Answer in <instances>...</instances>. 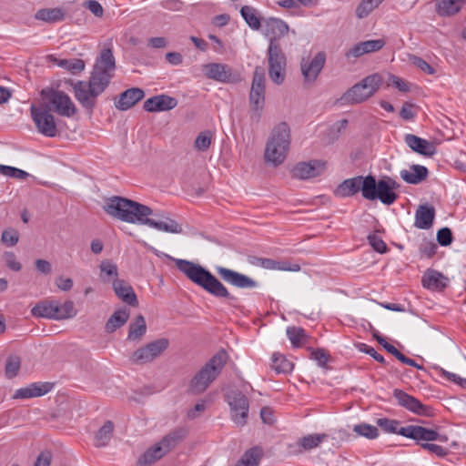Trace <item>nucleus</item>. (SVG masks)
<instances>
[{"instance_id":"1","label":"nucleus","mask_w":466,"mask_h":466,"mask_svg":"<svg viewBox=\"0 0 466 466\" xmlns=\"http://www.w3.org/2000/svg\"><path fill=\"white\" fill-rule=\"evenodd\" d=\"M104 210L115 218L127 223L147 225L158 231L174 234L183 231L181 225L166 214H154L149 207L123 197L108 198Z\"/></svg>"},{"instance_id":"2","label":"nucleus","mask_w":466,"mask_h":466,"mask_svg":"<svg viewBox=\"0 0 466 466\" xmlns=\"http://www.w3.org/2000/svg\"><path fill=\"white\" fill-rule=\"evenodd\" d=\"M116 61L110 48L103 49L93 66L88 82L77 81L74 85L75 96L86 109H92L96 97L108 86L114 76Z\"/></svg>"},{"instance_id":"3","label":"nucleus","mask_w":466,"mask_h":466,"mask_svg":"<svg viewBox=\"0 0 466 466\" xmlns=\"http://www.w3.org/2000/svg\"><path fill=\"white\" fill-rule=\"evenodd\" d=\"M177 268L196 285L215 298L235 301L237 298L230 294L226 286L210 271L199 264L186 259H176Z\"/></svg>"},{"instance_id":"4","label":"nucleus","mask_w":466,"mask_h":466,"mask_svg":"<svg viewBox=\"0 0 466 466\" xmlns=\"http://www.w3.org/2000/svg\"><path fill=\"white\" fill-rule=\"evenodd\" d=\"M228 355L226 350L217 352L201 369L192 377L188 390L193 394H201L217 380L227 364Z\"/></svg>"},{"instance_id":"5","label":"nucleus","mask_w":466,"mask_h":466,"mask_svg":"<svg viewBox=\"0 0 466 466\" xmlns=\"http://www.w3.org/2000/svg\"><path fill=\"white\" fill-rule=\"evenodd\" d=\"M290 145V129L287 123L281 122L271 131L265 148L267 163L278 167L286 159Z\"/></svg>"},{"instance_id":"6","label":"nucleus","mask_w":466,"mask_h":466,"mask_svg":"<svg viewBox=\"0 0 466 466\" xmlns=\"http://www.w3.org/2000/svg\"><path fill=\"white\" fill-rule=\"evenodd\" d=\"M364 187V198L368 200L379 199L382 204L390 206L399 197L395 191L400 185L390 177H383L377 181L375 177L368 175Z\"/></svg>"},{"instance_id":"7","label":"nucleus","mask_w":466,"mask_h":466,"mask_svg":"<svg viewBox=\"0 0 466 466\" xmlns=\"http://www.w3.org/2000/svg\"><path fill=\"white\" fill-rule=\"evenodd\" d=\"M381 84L382 77L379 74L370 75L347 90L339 101L341 105L362 103L371 97Z\"/></svg>"},{"instance_id":"8","label":"nucleus","mask_w":466,"mask_h":466,"mask_svg":"<svg viewBox=\"0 0 466 466\" xmlns=\"http://www.w3.org/2000/svg\"><path fill=\"white\" fill-rule=\"evenodd\" d=\"M50 111L51 107L48 105L41 106L32 105L30 107L31 116L37 131L47 137H55L58 131L55 116Z\"/></svg>"},{"instance_id":"9","label":"nucleus","mask_w":466,"mask_h":466,"mask_svg":"<svg viewBox=\"0 0 466 466\" xmlns=\"http://www.w3.org/2000/svg\"><path fill=\"white\" fill-rule=\"evenodd\" d=\"M168 345L167 339H157L136 350L131 354L129 360L137 365L150 363L158 358L168 348Z\"/></svg>"},{"instance_id":"10","label":"nucleus","mask_w":466,"mask_h":466,"mask_svg":"<svg viewBox=\"0 0 466 466\" xmlns=\"http://www.w3.org/2000/svg\"><path fill=\"white\" fill-rule=\"evenodd\" d=\"M41 96L46 98L51 110L59 116L71 117L76 112V106L65 92L56 89H43Z\"/></svg>"},{"instance_id":"11","label":"nucleus","mask_w":466,"mask_h":466,"mask_svg":"<svg viewBox=\"0 0 466 466\" xmlns=\"http://www.w3.org/2000/svg\"><path fill=\"white\" fill-rule=\"evenodd\" d=\"M327 60L324 51H319L313 56H302L299 68L304 83L313 84L322 72Z\"/></svg>"},{"instance_id":"12","label":"nucleus","mask_w":466,"mask_h":466,"mask_svg":"<svg viewBox=\"0 0 466 466\" xmlns=\"http://www.w3.org/2000/svg\"><path fill=\"white\" fill-rule=\"evenodd\" d=\"M249 101L251 110L258 119L265 104V72L260 66H257L253 73Z\"/></svg>"},{"instance_id":"13","label":"nucleus","mask_w":466,"mask_h":466,"mask_svg":"<svg viewBox=\"0 0 466 466\" xmlns=\"http://www.w3.org/2000/svg\"><path fill=\"white\" fill-rule=\"evenodd\" d=\"M227 401L230 408L231 420L238 426H244L248 417V398L239 390H231L227 394Z\"/></svg>"},{"instance_id":"14","label":"nucleus","mask_w":466,"mask_h":466,"mask_svg":"<svg viewBox=\"0 0 466 466\" xmlns=\"http://www.w3.org/2000/svg\"><path fill=\"white\" fill-rule=\"evenodd\" d=\"M216 271L225 282L236 288L254 289L258 287L256 280L233 269L218 266L216 267Z\"/></svg>"},{"instance_id":"15","label":"nucleus","mask_w":466,"mask_h":466,"mask_svg":"<svg viewBox=\"0 0 466 466\" xmlns=\"http://www.w3.org/2000/svg\"><path fill=\"white\" fill-rule=\"evenodd\" d=\"M326 169V162L310 160L299 162L292 168V176L299 179H309L321 175Z\"/></svg>"},{"instance_id":"16","label":"nucleus","mask_w":466,"mask_h":466,"mask_svg":"<svg viewBox=\"0 0 466 466\" xmlns=\"http://www.w3.org/2000/svg\"><path fill=\"white\" fill-rule=\"evenodd\" d=\"M205 76L208 79L220 83H232L235 81L232 68L226 64L208 63L203 66Z\"/></svg>"},{"instance_id":"17","label":"nucleus","mask_w":466,"mask_h":466,"mask_svg":"<svg viewBox=\"0 0 466 466\" xmlns=\"http://www.w3.org/2000/svg\"><path fill=\"white\" fill-rule=\"evenodd\" d=\"M393 397L398 405L418 415H430V408L423 405L418 399L406 393L405 391L395 389Z\"/></svg>"},{"instance_id":"18","label":"nucleus","mask_w":466,"mask_h":466,"mask_svg":"<svg viewBox=\"0 0 466 466\" xmlns=\"http://www.w3.org/2000/svg\"><path fill=\"white\" fill-rule=\"evenodd\" d=\"M368 180V176H357L342 181L335 190V195L341 198H348L356 195L361 191L364 198L365 184Z\"/></svg>"},{"instance_id":"19","label":"nucleus","mask_w":466,"mask_h":466,"mask_svg":"<svg viewBox=\"0 0 466 466\" xmlns=\"http://www.w3.org/2000/svg\"><path fill=\"white\" fill-rule=\"evenodd\" d=\"M399 434L417 441L441 440L440 434L436 431L415 425L400 427Z\"/></svg>"},{"instance_id":"20","label":"nucleus","mask_w":466,"mask_h":466,"mask_svg":"<svg viewBox=\"0 0 466 466\" xmlns=\"http://www.w3.org/2000/svg\"><path fill=\"white\" fill-rule=\"evenodd\" d=\"M177 106V100L167 95L154 96L144 102L143 108L147 112L168 111Z\"/></svg>"},{"instance_id":"21","label":"nucleus","mask_w":466,"mask_h":466,"mask_svg":"<svg viewBox=\"0 0 466 466\" xmlns=\"http://www.w3.org/2000/svg\"><path fill=\"white\" fill-rule=\"evenodd\" d=\"M263 33L269 36V41L281 38L288 34L289 27L286 22L279 18L269 17L263 20Z\"/></svg>"},{"instance_id":"22","label":"nucleus","mask_w":466,"mask_h":466,"mask_svg":"<svg viewBox=\"0 0 466 466\" xmlns=\"http://www.w3.org/2000/svg\"><path fill=\"white\" fill-rule=\"evenodd\" d=\"M53 388L50 382H35L15 390L13 399H31L48 393Z\"/></svg>"},{"instance_id":"23","label":"nucleus","mask_w":466,"mask_h":466,"mask_svg":"<svg viewBox=\"0 0 466 466\" xmlns=\"http://www.w3.org/2000/svg\"><path fill=\"white\" fill-rule=\"evenodd\" d=\"M404 141L412 151L420 155L431 157L436 153V147L432 143L413 134H407Z\"/></svg>"},{"instance_id":"24","label":"nucleus","mask_w":466,"mask_h":466,"mask_svg":"<svg viewBox=\"0 0 466 466\" xmlns=\"http://www.w3.org/2000/svg\"><path fill=\"white\" fill-rule=\"evenodd\" d=\"M435 208L429 204L420 205L415 212L414 226L420 229H429L435 218Z\"/></svg>"},{"instance_id":"25","label":"nucleus","mask_w":466,"mask_h":466,"mask_svg":"<svg viewBox=\"0 0 466 466\" xmlns=\"http://www.w3.org/2000/svg\"><path fill=\"white\" fill-rule=\"evenodd\" d=\"M113 289L116 295L127 305L132 307L138 306V300L133 288L125 280L114 279Z\"/></svg>"},{"instance_id":"26","label":"nucleus","mask_w":466,"mask_h":466,"mask_svg":"<svg viewBox=\"0 0 466 466\" xmlns=\"http://www.w3.org/2000/svg\"><path fill=\"white\" fill-rule=\"evenodd\" d=\"M144 91L138 87H132L122 92L119 99L116 102V107L119 110L126 111L134 106L137 102L143 99Z\"/></svg>"},{"instance_id":"27","label":"nucleus","mask_w":466,"mask_h":466,"mask_svg":"<svg viewBox=\"0 0 466 466\" xmlns=\"http://www.w3.org/2000/svg\"><path fill=\"white\" fill-rule=\"evenodd\" d=\"M187 431L185 428H177L165 435L157 445L167 454L174 449L179 442H181L187 436Z\"/></svg>"},{"instance_id":"28","label":"nucleus","mask_w":466,"mask_h":466,"mask_svg":"<svg viewBox=\"0 0 466 466\" xmlns=\"http://www.w3.org/2000/svg\"><path fill=\"white\" fill-rule=\"evenodd\" d=\"M448 279L441 273L429 269L422 277V286L429 289L442 290L447 286Z\"/></svg>"},{"instance_id":"29","label":"nucleus","mask_w":466,"mask_h":466,"mask_svg":"<svg viewBox=\"0 0 466 466\" xmlns=\"http://www.w3.org/2000/svg\"><path fill=\"white\" fill-rule=\"evenodd\" d=\"M130 311L126 307L116 309L107 319L105 325V330L107 333H113L117 329L124 326L128 320Z\"/></svg>"},{"instance_id":"30","label":"nucleus","mask_w":466,"mask_h":466,"mask_svg":"<svg viewBox=\"0 0 466 466\" xmlns=\"http://www.w3.org/2000/svg\"><path fill=\"white\" fill-rule=\"evenodd\" d=\"M428 176V169L424 166L412 165L410 170L400 171V177L409 184L417 185L424 180Z\"/></svg>"},{"instance_id":"31","label":"nucleus","mask_w":466,"mask_h":466,"mask_svg":"<svg viewBox=\"0 0 466 466\" xmlns=\"http://www.w3.org/2000/svg\"><path fill=\"white\" fill-rule=\"evenodd\" d=\"M466 0H436L437 13L441 16L453 15L461 11Z\"/></svg>"},{"instance_id":"32","label":"nucleus","mask_w":466,"mask_h":466,"mask_svg":"<svg viewBox=\"0 0 466 466\" xmlns=\"http://www.w3.org/2000/svg\"><path fill=\"white\" fill-rule=\"evenodd\" d=\"M35 17L46 23H56L65 19V12L59 7L42 8L36 12Z\"/></svg>"},{"instance_id":"33","label":"nucleus","mask_w":466,"mask_h":466,"mask_svg":"<svg viewBox=\"0 0 466 466\" xmlns=\"http://www.w3.org/2000/svg\"><path fill=\"white\" fill-rule=\"evenodd\" d=\"M147 332V323L145 318L139 314L129 324L127 334L128 340H139Z\"/></svg>"},{"instance_id":"34","label":"nucleus","mask_w":466,"mask_h":466,"mask_svg":"<svg viewBox=\"0 0 466 466\" xmlns=\"http://www.w3.org/2000/svg\"><path fill=\"white\" fill-rule=\"evenodd\" d=\"M54 319L61 320L71 319L76 315V310L73 301L67 300L65 303H59L54 300Z\"/></svg>"},{"instance_id":"35","label":"nucleus","mask_w":466,"mask_h":466,"mask_svg":"<svg viewBox=\"0 0 466 466\" xmlns=\"http://www.w3.org/2000/svg\"><path fill=\"white\" fill-rule=\"evenodd\" d=\"M113 431L114 423L111 420H106L96 433L94 439V445L97 448L106 446L112 438Z\"/></svg>"},{"instance_id":"36","label":"nucleus","mask_w":466,"mask_h":466,"mask_svg":"<svg viewBox=\"0 0 466 466\" xmlns=\"http://www.w3.org/2000/svg\"><path fill=\"white\" fill-rule=\"evenodd\" d=\"M267 56L268 66L287 63V56L279 42L275 39L269 41Z\"/></svg>"},{"instance_id":"37","label":"nucleus","mask_w":466,"mask_h":466,"mask_svg":"<svg viewBox=\"0 0 466 466\" xmlns=\"http://www.w3.org/2000/svg\"><path fill=\"white\" fill-rule=\"evenodd\" d=\"M166 454L161 450L160 446L156 443L151 448L147 449L137 460V466H149L161 459Z\"/></svg>"},{"instance_id":"38","label":"nucleus","mask_w":466,"mask_h":466,"mask_svg":"<svg viewBox=\"0 0 466 466\" xmlns=\"http://www.w3.org/2000/svg\"><path fill=\"white\" fill-rule=\"evenodd\" d=\"M262 457V451L253 447L245 451L235 466H258Z\"/></svg>"},{"instance_id":"39","label":"nucleus","mask_w":466,"mask_h":466,"mask_svg":"<svg viewBox=\"0 0 466 466\" xmlns=\"http://www.w3.org/2000/svg\"><path fill=\"white\" fill-rule=\"evenodd\" d=\"M240 14L246 23L253 30H258L263 26V22L257 15L256 10L250 6L245 5L240 9Z\"/></svg>"},{"instance_id":"40","label":"nucleus","mask_w":466,"mask_h":466,"mask_svg":"<svg viewBox=\"0 0 466 466\" xmlns=\"http://www.w3.org/2000/svg\"><path fill=\"white\" fill-rule=\"evenodd\" d=\"M54 300L43 301L37 303L32 309L31 313L35 317L54 319Z\"/></svg>"},{"instance_id":"41","label":"nucleus","mask_w":466,"mask_h":466,"mask_svg":"<svg viewBox=\"0 0 466 466\" xmlns=\"http://www.w3.org/2000/svg\"><path fill=\"white\" fill-rule=\"evenodd\" d=\"M271 368L277 373H287L292 370L293 364L280 353H273L271 357Z\"/></svg>"},{"instance_id":"42","label":"nucleus","mask_w":466,"mask_h":466,"mask_svg":"<svg viewBox=\"0 0 466 466\" xmlns=\"http://www.w3.org/2000/svg\"><path fill=\"white\" fill-rule=\"evenodd\" d=\"M287 63L268 66V76L270 80L279 86L284 83L286 78Z\"/></svg>"},{"instance_id":"43","label":"nucleus","mask_w":466,"mask_h":466,"mask_svg":"<svg viewBox=\"0 0 466 466\" xmlns=\"http://www.w3.org/2000/svg\"><path fill=\"white\" fill-rule=\"evenodd\" d=\"M384 0H361L356 8L357 17L360 19L367 17Z\"/></svg>"},{"instance_id":"44","label":"nucleus","mask_w":466,"mask_h":466,"mask_svg":"<svg viewBox=\"0 0 466 466\" xmlns=\"http://www.w3.org/2000/svg\"><path fill=\"white\" fill-rule=\"evenodd\" d=\"M286 332L292 346L295 348L301 346L307 337L305 330L300 327H288Z\"/></svg>"},{"instance_id":"45","label":"nucleus","mask_w":466,"mask_h":466,"mask_svg":"<svg viewBox=\"0 0 466 466\" xmlns=\"http://www.w3.org/2000/svg\"><path fill=\"white\" fill-rule=\"evenodd\" d=\"M21 359L17 355H10L5 361V373L6 378H15L20 370Z\"/></svg>"},{"instance_id":"46","label":"nucleus","mask_w":466,"mask_h":466,"mask_svg":"<svg viewBox=\"0 0 466 466\" xmlns=\"http://www.w3.org/2000/svg\"><path fill=\"white\" fill-rule=\"evenodd\" d=\"M101 271V278L104 281H109L113 278L117 277V266L110 260H103L99 266Z\"/></svg>"},{"instance_id":"47","label":"nucleus","mask_w":466,"mask_h":466,"mask_svg":"<svg viewBox=\"0 0 466 466\" xmlns=\"http://www.w3.org/2000/svg\"><path fill=\"white\" fill-rule=\"evenodd\" d=\"M353 431L358 435L365 437L370 440L376 439L379 435V431L377 427L368 423L357 424L353 427Z\"/></svg>"},{"instance_id":"48","label":"nucleus","mask_w":466,"mask_h":466,"mask_svg":"<svg viewBox=\"0 0 466 466\" xmlns=\"http://www.w3.org/2000/svg\"><path fill=\"white\" fill-rule=\"evenodd\" d=\"M326 438V434H309L301 438L299 444L305 450H311L318 447Z\"/></svg>"},{"instance_id":"49","label":"nucleus","mask_w":466,"mask_h":466,"mask_svg":"<svg viewBox=\"0 0 466 466\" xmlns=\"http://www.w3.org/2000/svg\"><path fill=\"white\" fill-rule=\"evenodd\" d=\"M58 66L69 70L74 74L79 73L85 68L84 61L78 58L62 59L59 61Z\"/></svg>"},{"instance_id":"50","label":"nucleus","mask_w":466,"mask_h":466,"mask_svg":"<svg viewBox=\"0 0 466 466\" xmlns=\"http://www.w3.org/2000/svg\"><path fill=\"white\" fill-rule=\"evenodd\" d=\"M399 421L387 418H380L377 420V425L380 427L385 432L399 434Z\"/></svg>"},{"instance_id":"51","label":"nucleus","mask_w":466,"mask_h":466,"mask_svg":"<svg viewBox=\"0 0 466 466\" xmlns=\"http://www.w3.org/2000/svg\"><path fill=\"white\" fill-rule=\"evenodd\" d=\"M211 137L210 131L201 132L195 140V147L199 151H206L211 144Z\"/></svg>"},{"instance_id":"52","label":"nucleus","mask_w":466,"mask_h":466,"mask_svg":"<svg viewBox=\"0 0 466 466\" xmlns=\"http://www.w3.org/2000/svg\"><path fill=\"white\" fill-rule=\"evenodd\" d=\"M452 240L453 237L451 228L445 227L438 230L437 241L441 246L447 247L451 244Z\"/></svg>"},{"instance_id":"53","label":"nucleus","mask_w":466,"mask_h":466,"mask_svg":"<svg viewBox=\"0 0 466 466\" xmlns=\"http://www.w3.org/2000/svg\"><path fill=\"white\" fill-rule=\"evenodd\" d=\"M369 244L372 248L379 253H385L387 251V245L382 238L376 234H370L368 236Z\"/></svg>"},{"instance_id":"54","label":"nucleus","mask_w":466,"mask_h":466,"mask_svg":"<svg viewBox=\"0 0 466 466\" xmlns=\"http://www.w3.org/2000/svg\"><path fill=\"white\" fill-rule=\"evenodd\" d=\"M348 126L347 119H341L334 123L329 129V135L331 137L330 141H334L339 138V134L346 129Z\"/></svg>"},{"instance_id":"55","label":"nucleus","mask_w":466,"mask_h":466,"mask_svg":"<svg viewBox=\"0 0 466 466\" xmlns=\"http://www.w3.org/2000/svg\"><path fill=\"white\" fill-rule=\"evenodd\" d=\"M368 54L366 51V48L364 47L363 42H360L350 47L347 52L345 53V56L350 60V58H359L361 56Z\"/></svg>"},{"instance_id":"56","label":"nucleus","mask_w":466,"mask_h":466,"mask_svg":"<svg viewBox=\"0 0 466 466\" xmlns=\"http://www.w3.org/2000/svg\"><path fill=\"white\" fill-rule=\"evenodd\" d=\"M2 241L9 247L15 246L19 239V235L15 229H6L2 233Z\"/></svg>"},{"instance_id":"57","label":"nucleus","mask_w":466,"mask_h":466,"mask_svg":"<svg viewBox=\"0 0 466 466\" xmlns=\"http://www.w3.org/2000/svg\"><path fill=\"white\" fill-rule=\"evenodd\" d=\"M410 60L415 66L427 73L428 75L435 74V69L421 57L412 56Z\"/></svg>"},{"instance_id":"58","label":"nucleus","mask_w":466,"mask_h":466,"mask_svg":"<svg viewBox=\"0 0 466 466\" xmlns=\"http://www.w3.org/2000/svg\"><path fill=\"white\" fill-rule=\"evenodd\" d=\"M421 447L441 458H442L448 454V450L446 448H443L442 446L438 445V444L426 442V443H421Z\"/></svg>"},{"instance_id":"59","label":"nucleus","mask_w":466,"mask_h":466,"mask_svg":"<svg viewBox=\"0 0 466 466\" xmlns=\"http://www.w3.org/2000/svg\"><path fill=\"white\" fill-rule=\"evenodd\" d=\"M358 348L360 351L366 353V354H369L370 356H371L375 360H377L378 362L380 363H385V359L383 358L382 355L379 354L374 348L365 344V343H360L358 345Z\"/></svg>"},{"instance_id":"60","label":"nucleus","mask_w":466,"mask_h":466,"mask_svg":"<svg viewBox=\"0 0 466 466\" xmlns=\"http://www.w3.org/2000/svg\"><path fill=\"white\" fill-rule=\"evenodd\" d=\"M363 44L367 53L370 54L380 50L385 46V41L383 39H374L363 41Z\"/></svg>"},{"instance_id":"61","label":"nucleus","mask_w":466,"mask_h":466,"mask_svg":"<svg viewBox=\"0 0 466 466\" xmlns=\"http://www.w3.org/2000/svg\"><path fill=\"white\" fill-rule=\"evenodd\" d=\"M437 245L432 241H424L421 243L420 247V251L426 258H431L437 250Z\"/></svg>"},{"instance_id":"62","label":"nucleus","mask_w":466,"mask_h":466,"mask_svg":"<svg viewBox=\"0 0 466 466\" xmlns=\"http://www.w3.org/2000/svg\"><path fill=\"white\" fill-rule=\"evenodd\" d=\"M5 259L6 266L14 270V271H19L22 268V265L20 262L16 260V257L13 252H5Z\"/></svg>"},{"instance_id":"63","label":"nucleus","mask_w":466,"mask_h":466,"mask_svg":"<svg viewBox=\"0 0 466 466\" xmlns=\"http://www.w3.org/2000/svg\"><path fill=\"white\" fill-rule=\"evenodd\" d=\"M84 5L89 9V11L97 17H101L104 14V10L99 2L96 0H87Z\"/></svg>"},{"instance_id":"64","label":"nucleus","mask_w":466,"mask_h":466,"mask_svg":"<svg viewBox=\"0 0 466 466\" xmlns=\"http://www.w3.org/2000/svg\"><path fill=\"white\" fill-rule=\"evenodd\" d=\"M400 116L404 120H411L415 117L416 113L413 111V105L409 102H405L400 112Z\"/></svg>"}]
</instances>
